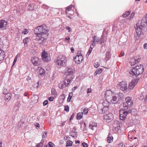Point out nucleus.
I'll return each instance as SVG.
<instances>
[{
  "label": "nucleus",
  "instance_id": "obj_16",
  "mask_svg": "<svg viewBox=\"0 0 147 147\" xmlns=\"http://www.w3.org/2000/svg\"><path fill=\"white\" fill-rule=\"evenodd\" d=\"M66 71L65 74L70 75H73L74 70L70 68L67 67L66 69Z\"/></svg>",
  "mask_w": 147,
  "mask_h": 147
},
{
  "label": "nucleus",
  "instance_id": "obj_21",
  "mask_svg": "<svg viewBox=\"0 0 147 147\" xmlns=\"http://www.w3.org/2000/svg\"><path fill=\"white\" fill-rule=\"evenodd\" d=\"M81 111H82V113L83 114L86 115L88 113L89 110L87 107H85L84 108L81 109Z\"/></svg>",
  "mask_w": 147,
  "mask_h": 147
},
{
  "label": "nucleus",
  "instance_id": "obj_30",
  "mask_svg": "<svg viewBox=\"0 0 147 147\" xmlns=\"http://www.w3.org/2000/svg\"><path fill=\"white\" fill-rule=\"evenodd\" d=\"M134 61L131 60V62H130V64L131 66H134L136 63H138V61L137 59H134Z\"/></svg>",
  "mask_w": 147,
  "mask_h": 147
},
{
  "label": "nucleus",
  "instance_id": "obj_9",
  "mask_svg": "<svg viewBox=\"0 0 147 147\" xmlns=\"http://www.w3.org/2000/svg\"><path fill=\"white\" fill-rule=\"evenodd\" d=\"M74 78V76L73 75L65 74L63 76V79L65 80V81L66 80L68 83V84H69Z\"/></svg>",
  "mask_w": 147,
  "mask_h": 147
},
{
  "label": "nucleus",
  "instance_id": "obj_40",
  "mask_svg": "<svg viewBox=\"0 0 147 147\" xmlns=\"http://www.w3.org/2000/svg\"><path fill=\"white\" fill-rule=\"evenodd\" d=\"M70 38L69 36H67L65 38L64 42L67 43H69V42Z\"/></svg>",
  "mask_w": 147,
  "mask_h": 147
},
{
  "label": "nucleus",
  "instance_id": "obj_38",
  "mask_svg": "<svg viewBox=\"0 0 147 147\" xmlns=\"http://www.w3.org/2000/svg\"><path fill=\"white\" fill-rule=\"evenodd\" d=\"M109 107H104L102 108V109L103 110L104 113H107V111H109Z\"/></svg>",
  "mask_w": 147,
  "mask_h": 147
},
{
  "label": "nucleus",
  "instance_id": "obj_1",
  "mask_svg": "<svg viewBox=\"0 0 147 147\" xmlns=\"http://www.w3.org/2000/svg\"><path fill=\"white\" fill-rule=\"evenodd\" d=\"M147 27V13L144 16L141 20L140 23H137L135 25L134 27L136 34L138 37L143 38L144 36L143 30L145 27Z\"/></svg>",
  "mask_w": 147,
  "mask_h": 147
},
{
  "label": "nucleus",
  "instance_id": "obj_15",
  "mask_svg": "<svg viewBox=\"0 0 147 147\" xmlns=\"http://www.w3.org/2000/svg\"><path fill=\"white\" fill-rule=\"evenodd\" d=\"M126 124L128 127L132 126L133 125V120L131 118H128L127 120Z\"/></svg>",
  "mask_w": 147,
  "mask_h": 147
},
{
  "label": "nucleus",
  "instance_id": "obj_20",
  "mask_svg": "<svg viewBox=\"0 0 147 147\" xmlns=\"http://www.w3.org/2000/svg\"><path fill=\"white\" fill-rule=\"evenodd\" d=\"M65 13V12H64L61 9H57L56 8V13L57 15H60V14H63Z\"/></svg>",
  "mask_w": 147,
  "mask_h": 147
},
{
  "label": "nucleus",
  "instance_id": "obj_22",
  "mask_svg": "<svg viewBox=\"0 0 147 147\" xmlns=\"http://www.w3.org/2000/svg\"><path fill=\"white\" fill-rule=\"evenodd\" d=\"M111 54L110 52L108 51L106 53L105 55L106 59L107 60H109L111 58Z\"/></svg>",
  "mask_w": 147,
  "mask_h": 147
},
{
  "label": "nucleus",
  "instance_id": "obj_17",
  "mask_svg": "<svg viewBox=\"0 0 147 147\" xmlns=\"http://www.w3.org/2000/svg\"><path fill=\"white\" fill-rule=\"evenodd\" d=\"M117 96H112V99L110 100L111 102L112 103V104L120 103V102L118 101V99H117Z\"/></svg>",
  "mask_w": 147,
  "mask_h": 147
},
{
  "label": "nucleus",
  "instance_id": "obj_7",
  "mask_svg": "<svg viewBox=\"0 0 147 147\" xmlns=\"http://www.w3.org/2000/svg\"><path fill=\"white\" fill-rule=\"evenodd\" d=\"M73 59L75 63L78 64H80L82 63L83 59L81 53H79L78 55L77 54L76 56H74Z\"/></svg>",
  "mask_w": 147,
  "mask_h": 147
},
{
  "label": "nucleus",
  "instance_id": "obj_31",
  "mask_svg": "<svg viewBox=\"0 0 147 147\" xmlns=\"http://www.w3.org/2000/svg\"><path fill=\"white\" fill-rule=\"evenodd\" d=\"M135 86L134 85V84H133L132 83L130 82L127 88L129 89V91L130 90L132 89Z\"/></svg>",
  "mask_w": 147,
  "mask_h": 147
},
{
  "label": "nucleus",
  "instance_id": "obj_28",
  "mask_svg": "<svg viewBox=\"0 0 147 147\" xmlns=\"http://www.w3.org/2000/svg\"><path fill=\"white\" fill-rule=\"evenodd\" d=\"M73 142L70 140H68L66 142V147L71 146L72 145Z\"/></svg>",
  "mask_w": 147,
  "mask_h": 147
},
{
  "label": "nucleus",
  "instance_id": "obj_8",
  "mask_svg": "<svg viewBox=\"0 0 147 147\" xmlns=\"http://www.w3.org/2000/svg\"><path fill=\"white\" fill-rule=\"evenodd\" d=\"M31 61L34 66H38L41 63V60L36 57H32Z\"/></svg>",
  "mask_w": 147,
  "mask_h": 147
},
{
  "label": "nucleus",
  "instance_id": "obj_26",
  "mask_svg": "<svg viewBox=\"0 0 147 147\" xmlns=\"http://www.w3.org/2000/svg\"><path fill=\"white\" fill-rule=\"evenodd\" d=\"M60 60L61 61L67 60L65 57L63 55L59 56L56 60Z\"/></svg>",
  "mask_w": 147,
  "mask_h": 147
},
{
  "label": "nucleus",
  "instance_id": "obj_27",
  "mask_svg": "<svg viewBox=\"0 0 147 147\" xmlns=\"http://www.w3.org/2000/svg\"><path fill=\"white\" fill-rule=\"evenodd\" d=\"M73 92L69 93L68 94V97L67 98V102H69L70 101L71 98L73 96Z\"/></svg>",
  "mask_w": 147,
  "mask_h": 147
},
{
  "label": "nucleus",
  "instance_id": "obj_6",
  "mask_svg": "<svg viewBox=\"0 0 147 147\" xmlns=\"http://www.w3.org/2000/svg\"><path fill=\"white\" fill-rule=\"evenodd\" d=\"M120 89L122 91L125 93L129 91V89L127 87V83L126 81H122L117 84Z\"/></svg>",
  "mask_w": 147,
  "mask_h": 147
},
{
  "label": "nucleus",
  "instance_id": "obj_51",
  "mask_svg": "<svg viewBox=\"0 0 147 147\" xmlns=\"http://www.w3.org/2000/svg\"><path fill=\"white\" fill-rule=\"evenodd\" d=\"M64 12H65V13L66 14V15H67V17H68V18L70 19H71V18L69 16V14H71L72 15V14H71V13H69L68 14V12H67L66 11V10H65V11H64Z\"/></svg>",
  "mask_w": 147,
  "mask_h": 147
},
{
  "label": "nucleus",
  "instance_id": "obj_44",
  "mask_svg": "<svg viewBox=\"0 0 147 147\" xmlns=\"http://www.w3.org/2000/svg\"><path fill=\"white\" fill-rule=\"evenodd\" d=\"M73 7L72 5H69V6L67 7L66 8V11H70L71 9L72 8V7Z\"/></svg>",
  "mask_w": 147,
  "mask_h": 147
},
{
  "label": "nucleus",
  "instance_id": "obj_62",
  "mask_svg": "<svg viewBox=\"0 0 147 147\" xmlns=\"http://www.w3.org/2000/svg\"><path fill=\"white\" fill-rule=\"evenodd\" d=\"M116 123L117 124L116 125L118 126H120L121 125V123L119 121H116Z\"/></svg>",
  "mask_w": 147,
  "mask_h": 147
},
{
  "label": "nucleus",
  "instance_id": "obj_5",
  "mask_svg": "<svg viewBox=\"0 0 147 147\" xmlns=\"http://www.w3.org/2000/svg\"><path fill=\"white\" fill-rule=\"evenodd\" d=\"M126 108H122L120 110L119 112V117L120 119L123 121L125 120L127 115V113Z\"/></svg>",
  "mask_w": 147,
  "mask_h": 147
},
{
  "label": "nucleus",
  "instance_id": "obj_14",
  "mask_svg": "<svg viewBox=\"0 0 147 147\" xmlns=\"http://www.w3.org/2000/svg\"><path fill=\"white\" fill-rule=\"evenodd\" d=\"M104 118L106 119V120H111L113 118V116L112 113H109L107 114L106 115L104 116Z\"/></svg>",
  "mask_w": 147,
  "mask_h": 147
},
{
  "label": "nucleus",
  "instance_id": "obj_33",
  "mask_svg": "<svg viewBox=\"0 0 147 147\" xmlns=\"http://www.w3.org/2000/svg\"><path fill=\"white\" fill-rule=\"evenodd\" d=\"M139 78H137L135 80H132L131 83H132L133 84H134L135 86H136V85L138 83L139 81Z\"/></svg>",
  "mask_w": 147,
  "mask_h": 147
},
{
  "label": "nucleus",
  "instance_id": "obj_64",
  "mask_svg": "<svg viewBox=\"0 0 147 147\" xmlns=\"http://www.w3.org/2000/svg\"><path fill=\"white\" fill-rule=\"evenodd\" d=\"M118 147H127V146H126L124 144H119L118 145Z\"/></svg>",
  "mask_w": 147,
  "mask_h": 147
},
{
  "label": "nucleus",
  "instance_id": "obj_57",
  "mask_svg": "<svg viewBox=\"0 0 147 147\" xmlns=\"http://www.w3.org/2000/svg\"><path fill=\"white\" fill-rule=\"evenodd\" d=\"M111 89H109V90H107V91L105 92V93L104 95L105 96V97L106 98V99H107V96H108V95L107 94V92H109V91H111Z\"/></svg>",
  "mask_w": 147,
  "mask_h": 147
},
{
  "label": "nucleus",
  "instance_id": "obj_34",
  "mask_svg": "<svg viewBox=\"0 0 147 147\" xmlns=\"http://www.w3.org/2000/svg\"><path fill=\"white\" fill-rule=\"evenodd\" d=\"M93 48L94 47H92L91 45L90 46V47L88 51V52L86 55V56L88 55V56L90 54Z\"/></svg>",
  "mask_w": 147,
  "mask_h": 147
},
{
  "label": "nucleus",
  "instance_id": "obj_25",
  "mask_svg": "<svg viewBox=\"0 0 147 147\" xmlns=\"http://www.w3.org/2000/svg\"><path fill=\"white\" fill-rule=\"evenodd\" d=\"M83 114L82 113L79 112L77 114L76 119L77 120H80L83 117Z\"/></svg>",
  "mask_w": 147,
  "mask_h": 147
},
{
  "label": "nucleus",
  "instance_id": "obj_56",
  "mask_svg": "<svg viewBox=\"0 0 147 147\" xmlns=\"http://www.w3.org/2000/svg\"><path fill=\"white\" fill-rule=\"evenodd\" d=\"M28 10L31 11L33 10V7L32 5L30 4H29L28 7Z\"/></svg>",
  "mask_w": 147,
  "mask_h": 147
},
{
  "label": "nucleus",
  "instance_id": "obj_52",
  "mask_svg": "<svg viewBox=\"0 0 147 147\" xmlns=\"http://www.w3.org/2000/svg\"><path fill=\"white\" fill-rule=\"evenodd\" d=\"M83 147H88V144L85 142H83L82 144Z\"/></svg>",
  "mask_w": 147,
  "mask_h": 147
},
{
  "label": "nucleus",
  "instance_id": "obj_3",
  "mask_svg": "<svg viewBox=\"0 0 147 147\" xmlns=\"http://www.w3.org/2000/svg\"><path fill=\"white\" fill-rule=\"evenodd\" d=\"M144 67L142 64L136 65L132 67L129 70V73L132 75L133 78L135 79L142 74L144 70Z\"/></svg>",
  "mask_w": 147,
  "mask_h": 147
},
{
  "label": "nucleus",
  "instance_id": "obj_32",
  "mask_svg": "<svg viewBox=\"0 0 147 147\" xmlns=\"http://www.w3.org/2000/svg\"><path fill=\"white\" fill-rule=\"evenodd\" d=\"M93 40H94V39L95 42H97V44H99V42L100 41V38L98 37L96 35H94L92 38Z\"/></svg>",
  "mask_w": 147,
  "mask_h": 147
},
{
  "label": "nucleus",
  "instance_id": "obj_2",
  "mask_svg": "<svg viewBox=\"0 0 147 147\" xmlns=\"http://www.w3.org/2000/svg\"><path fill=\"white\" fill-rule=\"evenodd\" d=\"M34 32L35 34L37 36L39 37L38 41L40 44H42L45 43L46 40L47 39L44 38L40 35H42L43 34H48L49 31L47 30V27L45 24H43L39 26H37L34 30Z\"/></svg>",
  "mask_w": 147,
  "mask_h": 147
},
{
  "label": "nucleus",
  "instance_id": "obj_53",
  "mask_svg": "<svg viewBox=\"0 0 147 147\" xmlns=\"http://www.w3.org/2000/svg\"><path fill=\"white\" fill-rule=\"evenodd\" d=\"M28 32V31L27 29H24V31L22 32V33L24 34H27Z\"/></svg>",
  "mask_w": 147,
  "mask_h": 147
},
{
  "label": "nucleus",
  "instance_id": "obj_59",
  "mask_svg": "<svg viewBox=\"0 0 147 147\" xmlns=\"http://www.w3.org/2000/svg\"><path fill=\"white\" fill-rule=\"evenodd\" d=\"M103 110L102 109V108L100 109H98V111L99 113L102 114L104 113Z\"/></svg>",
  "mask_w": 147,
  "mask_h": 147
},
{
  "label": "nucleus",
  "instance_id": "obj_4",
  "mask_svg": "<svg viewBox=\"0 0 147 147\" xmlns=\"http://www.w3.org/2000/svg\"><path fill=\"white\" fill-rule=\"evenodd\" d=\"M125 102H123V107L126 108V109H130L133 105V101L131 100V97H127L125 98Z\"/></svg>",
  "mask_w": 147,
  "mask_h": 147
},
{
  "label": "nucleus",
  "instance_id": "obj_54",
  "mask_svg": "<svg viewBox=\"0 0 147 147\" xmlns=\"http://www.w3.org/2000/svg\"><path fill=\"white\" fill-rule=\"evenodd\" d=\"M135 14V12H132L129 17V20H131V19L133 18Z\"/></svg>",
  "mask_w": 147,
  "mask_h": 147
},
{
  "label": "nucleus",
  "instance_id": "obj_47",
  "mask_svg": "<svg viewBox=\"0 0 147 147\" xmlns=\"http://www.w3.org/2000/svg\"><path fill=\"white\" fill-rule=\"evenodd\" d=\"M94 65L95 67L96 68H97L100 66V64L98 62H96L94 63Z\"/></svg>",
  "mask_w": 147,
  "mask_h": 147
},
{
  "label": "nucleus",
  "instance_id": "obj_48",
  "mask_svg": "<svg viewBox=\"0 0 147 147\" xmlns=\"http://www.w3.org/2000/svg\"><path fill=\"white\" fill-rule=\"evenodd\" d=\"M127 113V115L129 113H130L132 115V109H128L126 110Z\"/></svg>",
  "mask_w": 147,
  "mask_h": 147
},
{
  "label": "nucleus",
  "instance_id": "obj_45",
  "mask_svg": "<svg viewBox=\"0 0 147 147\" xmlns=\"http://www.w3.org/2000/svg\"><path fill=\"white\" fill-rule=\"evenodd\" d=\"M69 106L66 105L65 106L64 110L67 112H68L69 111Z\"/></svg>",
  "mask_w": 147,
  "mask_h": 147
},
{
  "label": "nucleus",
  "instance_id": "obj_11",
  "mask_svg": "<svg viewBox=\"0 0 147 147\" xmlns=\"http://www.w3.org/2000/svg\"><path fill=\"white\" fill-rule=\"evenodd\" d=\"M69 84H68V83H66V81L65 80L63 79L62 81L59 83L58 84L59 87L61 89H63L66 87L68 86Z\"/></svg>",
  "mask_w": 147,
  "mask_h": 147
},
{
  "label": "nucleus",
  "instance_id": "obj_37",
  "mask_svg": "<svg viewBox=\"0 0 147 147\" xmlns=\"http://www.w3.org/2000/svg\"><path fill=\"white\" fill-rule=\"evenodd\" d=\"M102 105L104 107H109V102L107 101H104L102 103Z\"/></svg>",
  "mask_w": 147,
  "mask_h": 147
},
{
  "label": "nucleus",
  "instance_id": "obj_29",
  "mask_svg": "<svg viewBox=\"0 0 147 147\" xmlns=\"http://www.w3.org/2000/svg\"><path fill=\"white\" fill-rule=\"evenodd\" d=\"M131 12V11H125L123 14L122 16L123 17H126L130 15Z\"/></svg>",
  "mask_w": 147,
  "mask_h": 147
},
{
  "label": "nucleus",
  "instance_id": "obj_39",
  "mask_svg": "<svg viewBox=\"0 0 147 147\" xmlns=\"http://www.w3.org/2000/svg\"><path fill=\"white\" fill-rule=\"evenodd\" d=\"M105 42V40L104 38H100V41L99 42V44L102 45V44L104 43Z\"/></svg>",
  "mask_w": 147,
  "mask_h": 147
},
{
  "label": "nucleus",
  "instance_id": "obj_19",
  "mask_svg": "<svg viewBox=\"0 0 147 147\" xmlns=\"http://www.w3.org/2000/svg\"><path fill=\"white\" fill-rule=\"evenodd\" d=\"M5 55L4 51L3 50L0 49V61L3 59L5 57Z\"/></svg>",
  "mask_w": 147,
  "mask_h": 147
},
{
  "label": "nucleus",
  "instance_id": "obj_13",
  "mask_svg": "<svg viewBox=\"0 0 147 147\" xmlns=\"http://www.w3.org/2000/svg\"><path fill=\"white\" fill-rule=\"evenodd\" d=\"M67 60L61 61L60 60H56V63H57V65H62L65 66L66 65Z\"/></svg>",
  "mask_w": 147,
  "mask_h": 147
},
{
  "label": "nucleus",
  "instance_id": "obj_46",
  "mask_svg": "<svg viewBox=\"0 0 147 147\" xmlns=\"http://www.w3.org/2000/svg\"><path fill=\"white\" fill-rule=\"evenodd\" d=\"M65 28L68 30V32L70 33L71 32L72 30V29L69 26H66Z\"/></svg>",
  "mask_w": 147,
  "mask_h": 147
},
{
  "label": "nucleus",
  "instance_id": "obj_63",
  "mask_svg": "<svg viewBox=\"0 0 147 147\" xmlns=\"http://www.w3.org/2000/svg\"><path fill=\"white\" fill-rule=\"evenodd\" d=\"M91 46L92 45V46H93V47L95 46L96 43H95V40L94 39V40H92V44H91Z\"/></svg>",
  "mask_w": 147,
  "mask_h": 147
},
{
  "label": "nucleus",
  "instance_id": "obj_23",
  "mask_svg": "<svg viewBox=\"0 0 147 147\" xmlns=\"http://www.w3.org/2000/svg\"><path fill=\"white\" fill-rule=\"evenodd\" d=\"M40 68L39 72V75L42 76H44L45 74V70L42 68L40 67Z\"/></svg>",
  "mask_w": 147,
  "mask_h": 147
},
{
  "label": "nucleus",
  "instance_id": "obj_41",
  "mask_svg": "<svg viewBox=\"0 0 147 147\" xmlns=\"http://www.w3.org/2000/svg\"><path fill=\"white\" fill-rule=\"evenodd\" d=\"M30 39V38L28 37H26L23 40V42L24 44H27L29 41Z\"/></svg>",
  "mask_w": 147,
  "mask_h": 147
},
{
  "label": "nucleus",
  "instance_id": "obj_24",
  "mask_svg": "<svg viewBox=\"0 0 147 147\" xmlns=\"http://www.w3.org/2000/svg\"><path fill=\"white\" fill-rule=\"evenodd\" d=\"M11 94L10 93H7L5 95V98L6 100H7L8 101H9L11 99Z\"/></svg>",
  "mask_w": 147,
  "mask_h": 147
},
{
  "label": "nucleus",
  "instance_id": "obj_60",
  "mask_svg": "<svg viewBox=\"0 0 147 147\" xmlns=\"http://www.w3.org/2000/svg\"><path fill=\"white\" fill-rule=\"evenodd\" d=\"M7 90L6 88L4 89L3 91V93L4 94H6L7 93Z\"/></svg>",
  "mask_w": 147,
  "mask_h": 147
},
{
  "label": "nucleus",
  "instance_id": "obj_58",
  "mask_svg": "<svg viewBox=\"0 0 147 147\" xmlns=\"http://www.w3.org/2000/svg\"><path fill=\"white\" fill-rule=\"evenodd\" d=\"M120 126H118L116 125V126L115 127V130L117 132H118V131L119 130H120Z\"/></svg>",
  "mask_w": 147,
  "mask_h": 147
},
{
  "label": "nucleus",
  "instance_id": "obj_61",
  "mask_svg": "<svg viewBox=\"0 0 147 147\" xmlns=\"http://www.w3.org/2000/svg\"><path fill=\"white\" fill-rule=\"evenodd\" d=\"M78 88V86H76L72 88V92H75V90L77 89V88Z\"/></svg>",
  "mask_w": 147,
  "mask_h": 147
},
{
  "label": "nucleus",
  "instance_id": "obj_43",
  "mask_svg": "<svg viewBox=\"0 0 147 147\" xmlns=\"http://www.w3.org/2000/svg\"><path fill=\"white\" fill-rule=\"evenodd\" d=\"M105 33L106 34V35H107V33L106 32V30H103L102 35L100 37L101 38H104V37L105 36Z\"/></svg>",
  "mask_w": 147,
  "mask_h": 147
},
{
  "label": "nucleus",
  "instance_id": "obj_10",
  "mask_svg": "<svg viewBox=\"0 0 147 147\" xmlns=\"http://www.w3.org/2000/svg\"><path fill=\"white\" fill-rule=\"evenodd\" d=\"M42 59L44 61H48L50 60V58L48 54L45 51H43L42 53Z\"/></svg>",
  "mask_w": 147,
  "mask_h": 147
},
{
  "label": "nucleus",
  "instance_id": "obj_42",
  "mask_svg": "<svg viewBox=\"0 0 147 147\" xmlns=\"http://www.w3.org/2000/svg\"><path fill=\"white\" fill-rule=\"evenodd\" d=\"M132 115L135 116L136 114L137 110L135 108H132Z\"/></svg>",
  "mask_w": 147,
  "mask_h": 147
},
{
  "label": "nucleus",
  "instance_id": "obj_55",
  "mask_svg": "<svg viewBox=\"0 0 147 147\" xmlns=\"http://www.w3.org/2000/svg\"><path fill=\"white\" fill-rule=\"evenodd\" d=\"M96 71L99 74H100L102 72V68H98L96 70Z\"/></svg>",
  "mask_w": 147,
  "mask_h": 147
},
{
  "label": "nucleus",
  "instance_id": "obj_18",
  "mask_svg": "<svg viewBox=\"0 0 147 147\" xmlns=\"http://www.w3.org/2000/svg\"><path fill=\"white\" fill-rule=\"evenodd\" d=\"M124 94L122 93L119 92L118 94H117V97L118 100L119 102H120V103L124 99Z\"/></svg>",
  "mask_w": 147,
  "mask_h": 147
},
{
  "label": "nucleus",
  "instance_id": "obj_36",
  "mask_svg": "<svg viewBox=\"0 0 147 147\" xmlns=\"http://www.w3.org/2000/svg\"><path fill=\"white\" fill-rule=\"evenodd\" d=\"M97 126V123L94 121H92L89 125V126H93L94 127H96Z\"/></svg>",
  "mask_w": 147,
  "mask_h": 147
},
{
  "label": "nucleus",
  "instance_id": "obj_49",
  "mask_svg": "<svg viewBox=\"0 0 147 147\" xmlns=\"http://www.w3.org/2000/svg\"><path fill=\"white\" fill-rule=\"evenodd\" d=\"M48 145L49 147H54V146H55V144L51 142H49Z\"/></svg>",
  "mask_w": 147,
  "mask_h": 147
},
{
  "label": "nucleus",
  "instance_id": "obj_35",
  "mask_svg": "<svg viewBox=\"0 0 147 147\" xmlns=\"http://www.w3.org/2000/svg\"><path fill=\"white\" fill-rule=\"evenodd\" d=\"M113 137L112 136H108L107 137V142L109 143L112 142L113 141Z\"/></svg>",
  "mask_w": 147,
  "mask_h": 147
},
{
  "label": "nucleus",
  "instance_id": "obj_50",
  "mask_svg": "<svg viewBox=\"0 0 147 147\" xmlns=\"http://www.w3.org/2000/svg\"><path fill=\"white\" fill-rule=\"evenodd\" d=\"M84 128L82 130V131H87V128H86V123L85 122H84Z\"/></svg>",
  "mask_w": 147,
  "mask_h": 147
},
{
  "label": "nucleus",
  "instance_id": "obj_12",
  "mask_svg": "<svg viewBox=\"0 0 147 147\" xmlns=\"http://www.w3.org/2000/svg\"><path fill=\"white\" fill-rule=\"evenodd\" d=\"M7 24V22L4 20H0V29L3 28L5 29Z\"/></svg>",
  "mask_w": 147,
  "mask_h": 147
}]
</instances>
